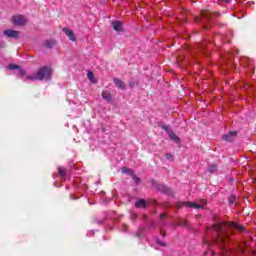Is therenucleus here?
Here are the masks:
<instances>
[{
  "mask_svg": "<svg viewBox=\"0 0 256 256\" xmlns=\"http://www.w3.org/2000/svg\"><path fill=\"white\" fill-rule=\"evenodd\" d=\"M236 200H237V197L231 196V197L229 198V203H230V205H233V203H235Z\"/></svg>",
  "mask_w": 256,
  "mask_h": 256,
  "instance_id": "obj_23",
  "label": "nucleus"
},
{
  "mask_svg": "<svg viewBox=\"0 0 256 256\" xmlns=\"http://www.w3.org/2000/svg\"><path fill=\"white\" fill-rule=\"evenodd\" d=\"M166 159H168V161H173V155L170 153L166 154Z\"/></svg>",
  "mask_w": 256,
  "mask_h": 256,
  "instance_id": "obj_25",
  "label": "nucleus"
},
{
  "mask_svg": "<svg viewBox=\"0 0 256 256\" xmlns=\"http://www.w3.org/2000/svg\"><path fill=\"white\" fill-rule=\"evenodd\" d=\"M219 17V13L211 12V11H202L199 17H196L197 23H202L204 29H209V26L206 25L207 22H211L214 19Z\"/></svg>",
  "mask_w": 256,
  "mask_h": 256,
  "instance_id": "obj_3",
  "label": "nucleus"
},
{
  "mask_svg": "<svg viewBox=\"0 0 256 256\" xmlns=\"http://www.w3.org/2000/svg\"><path fill=\"white\" fill-rule=\"evenodd\" d=\"M130 219L134 221V219H137V214H131Z\"/></svg>",
  "mask_w": 256,
  "mask_h": 256,
  "instance_id": "obj_29",
  "label": "nucleus"
},
{
  "mask_svg": "<svg viewBox=\"0 0 256 256\" xmlns=\"http://www.w3.org/2000/svg\"><path fill=\"white\" fill-rule=\"evenodd\" d=\"M93 235H95V232L93 230L87 233V237H93Z\"/></svg>",
  "mask_w": 256,
  "mask_h": 256,
  "instance_id": "obj_28",
  "label": "nucleus"
},
{
  "mask_svg": "<svg viewBox=\"0 0 256 256\" xmlns=\"http://www.w3.org/2000/svg\"><path fill=\"white\" fill-rule=\"evenodd\" d=\"M217 171V165L211 164L208 166V173H215Z\"/></svg>",
  "mask_w": 256,
  "mask_h": 256,
  "instance_id": "obj_18",
  "label": "nucleus"
},
{
  "mask_svg": "<svg viewBox=\"0 0 256 256\" xmlns=\"http://www.w3.org/2000/svg\"><path fill=\"white\" fill-rule=\"evenodd\" d=\"M197 218H199V215H196Z\"/></svg>",
  "mask_w": 256,
  "mask_h": 256,
  "instance_id": "obj_39",
  "label": "nucleus"
},
{
  "mask_svg": "<svg viewBox=\"0 0 256 256\" xmlns=\"http://www.w3.org/2000/svg\"><path fill=\"white\" fill-rule=\"evenodd\" d=\"M26 79L30 81H49L51 79V68L44 66L38 69L36 74L27 75Z\"/></svg>",
  "mask_w": 256,
  "mask_h": 256,
  "instance_id": "obj_2",
  "label": "nucleus"
},
{
  "mask_svg": "<svg viewBox=\"0 0 256 256\" xmlns=\"http://www.w3.org/2000/svg\"><path fill=\"white\" fill-rule=\"evenodd\" d=\"M205 205H207V201L201 200L199 204L195 202H179L177 203L178 209H183V207H190L192 209H205Z\"/></svg>",
  "mask_w": 256,
  "mask_h": 256,
  "instance_id": "obj_4",
  "label": "nucleus"
},
{
  "mask_svg": "<svg viewBox=\"0 0 256 256\" xmlns=\"http://www.w3.org/2000/svg\"><path fill=\"white\" fill-rule=\"evenodd\" d=\"M215 255V252H212V256Z\"/></svg>",
  "mask_w": 256,
  "mask_h": 256,
  "instance_id": "obj_38",
  "label": "nucleus"
},
{
  "mask_svg": "<svg viewBox=\"0 0 256 256\" xmlns=\"http://www.w3.org/2000/svg\"><path fill=\"white\" fill-rule=\"evenodd\" d=\"M58 173L61 177V179H65V177H67V172H65V170H63V168L58 167Z\"/></svg>",
  "mask_w": 256,
  "mask_h": 256,
  "instance_id": "obj_17",
  "label": "nucleus"
},
{
  "mask_svg": "<svg viewBox=\"0 0 256 256\" xmlns=\"http://www.w3.org/2000/svg\"><path fill=\"white\" fill-rule=\"evenodd\" d=\"M114 83H115L116 87H118V89H121L122 91H125V89H127V86L125 85L123 80H121L119 78H114Z\"/></svg>",
  "mask_w": 256,
  "mask_h": 256,
  "instance_id": "obj_13",
  "label": "nucleus"
},
{
  "mask_svg": "<svg viewBox=\"0 0 256 256\" xmlns=\"http://www.w3.org/2000/svg\"><path fill=\"white\" fill-rule=\"evenodd\" d=\"M129 85H130V87H133V84H132V83H130Z\"/></svg>",
  "mask_w": 256,
  "mask_h": 256,
  "instance_id": "obj_37",
  "label": "nucleus"
},
{
  "mask_svg": "<svg viewBox=\"0 0 256 256\" xmlns=\"http://www.w3.org/2000/svg\"><path fill=\"white\" fill-rule=\"evenodd\" d=\"M248 5H253V2H248Z\"/></svg>",
  "mask_w": 256,
  "mask_h": 256,
  "instance_id": "obj_34",
  "label": "nucleus"
},
{
  "mask_svg": "<svg viewBox=\"0 0 256 256\" xmlns=\"http://www.w3.org/2000/svg\"><path fill=\"white\" fill-rule=\"evenodd\" d=\"M227 223L219 222L217 224H212L210 227H207V231H212V239L215 243H225L229 239V234L226 231Z\"/></svg>",
  "mask_w": 256,
  "mask_h": 256,
  "instance_id": "obj_1",
  "label": "nucleus"
},
{
  "mask_svg": "<svg viewBox=\"0 0 256 256\" xmlns=\"http://www.w3.org/2000/svg\"><path fill=\"white\" fill-rule=\"evenodd\" d=\"M180 225H183V227H187V221L182 222Z\"/></svg>",
  "mask_w": 256,
  "mask_h": 256,
  "instance_id": "obj_32",
  "label": "nucleus"
},
{
  "mask_svg": "<svg viewBox=\"0 0 256 256\" xmlns=\"http://www.w3.org/2000/svg\"><path fill=\"white\" fill-rule=\"evenodd\" d=\"M122 172L123 173H130L131 175H133V170H131V169L127 168V167H123L122 168Z\"/></svg>",
  "mask_w": 256,
  "mask_h": 256,
  "instance_id": "obj_21",
  "label": "nucleus"
},
{
  "mask_svg": "<svg viewBox=\"0 0 256 256\" xmlns=\"http://www.w3.org/2000/svg\"><path fill=\"white\" fill-rule=\"evenodd\" d=\"M0 49H5V42H0Z\"/></svg>",
  "mask_w": 256,
  "mask_h": 256,
  "instance_id": "obj_30",
  "label": "nucleus"
},
{
  "mask_svg": "<svg viewBox=\"0 0 256 256\" xmlns=\"http://www.w3.org/2000/svg\"><path fill=\"white\" fill-rule=\"evenodd\" d=\"M87 77H88L89 81H91L93 83V81L95 79V75L93 74V72L89 71L87 73Z\"/></svg>",
  "mask_w": 256,
  "mask_h": 256,
  "instance_id": "obj_19",
  "label": "nucleus"
},
{
  "mask_svg": "<svg viewBox=\"0 0 256 256\" xmlns=\"http://www.w3.org/2000/svg\"><path fill=\"white\" fill-rule=\"evenodd\" d=\"M167 217V215L166 214H160V219H165Z\"/></svg>",
  "mask_w": 256,
  "mask_h": 256,
  "instance_id": "obj_31",
  "label": "nucleus"
},
{
  "mask_svg": "<svg viewBox=\"0 0 256 256\" xmlns=\"http://www.w3.org/2000/svg\"><path fill=\"white\" fill-rule=\"evenodd\" d=\"M112 27L114 31H117L118 33H121V31H123V23H121V21L119 20L112 22Z\"/></svg>",
  "mask_w": 256,
  "mask_h": 256,
  "instance_id": "obj_12",
  "label": "nucleus"
},
{
  "mask_svg": "<svg viewBox=\"0 0 256 256\" xmlns=\"http://www.w3.org/2000/svg\"><path fill=\"white\" fill-rule=\"evenodd\" d=\"M136 237H141V233H137V234H136Z\"/></svg>",
  "mask_w": 256,
  "mask_h": 256,
  "instance_id": "obj_33",
  "label": "nucleus"
},
{
  "mask_svg": "<svg viewBox=\"0 0 256 256\" xmlns=\"http://www.w3.org/2000/svg\"><path fill=\"white\" fill-rule=\"evenodd\" d=\"M122 232L127 233V224L122 225Z\"/></svg>",
  "mask_w": 256,
  "mask_h": 256,
  "instance_id": "obj_26",
  "label": "nucleus"
},
{
  "mask_svg": "<svg viewBox=\"0 0 256 256\" xmlns=\"http://www.w3.org/2000/svg\"><path fill=\"white\" fill-rule=\"evenodd\" d=\"M158 190L161 191V193H166L168 195H169V193H171V190L169 189V187H167L166 185H163V184L158 185Z\"/></svg>",
  "mask_w": 256,
  "mask_h": 256,
  "instance_id": "obj_15",
  "label": "nucleus"
},
{
  "mask_svg": "<svg viewBox=\"0 0 256 256\" xmlns=\"http://www.w3.org/2000/svg\"><path fill=\"white\" fill-rule=\"evenodd\" d=\"M45 47H47V49H53V47L55 46V40H46L44 42Z\"/></svg>",
  "mask_w": 256,
  "mask_h": 256,
  "instance_id": "obj_16",
  "label": "nucleus"
},
{
  "mask_svg": "<svg viewBox=\"0 0 256 256\" xmlns=\"http://www.w3.org/2000/svg\"><path fill=\"white\" fill-rule=\"evenodd\" d=\"M236 229H238V231H245V228L243 226H239V225H235Z\"/></svg>",
  "mask_w": 256,
  "mask_h": 256,
  "instance_id": "obj_27",
  "label": "nucleus"
},
{
  "mask_svg": "<svg viewBox=\"0 0 256 256\" xmlns=\"http://www.w3.org/2000/svg\"><path fill=\"white\" fill-rule=\"evenodd\" d=\"M3 35H5V37H9L10 39H19V31L17 30H4Z\"/></svg>",
  "mask_w": 256,
  "mask_h": 256,
  "instance_id": "obj_7",
  "label": "nucleus"
},
{
  "mask_svg": "<svg viewBox=\"0 0 256 256\" xmlns=\"http://www.w3.org/2000/svg\"><path fill=\"white\" fill-rule=\"evenodd\" d=\"M71 199H75V197L73 195L70 196Z\"/></svg>",
  "mask_w": 256,
  "mask_h": 256,
  "instance_id": "obj_36",
  "label": "nucleus"
},
{
  "mask_svg": "<svg viewBox=\"0 0 256 256\" xmlns=\"http://www.w3.org/2000/svg\"><path fill=\"white\" fill-rule=\"evenodd\" d=\"M156 243H157V245H159L160 247H166V245H167V244H165V242H163V241H161V240H159V239L156 240Z\"/></svg>",
  "mask_w": 256,
  "mask_h": 256,
  "instance_id": "obj_22",
  "label": "nucleus"
},
{
  "mask_svg": "<svg viewBox=\"0 0 256 256\" xmlns=\"http://www.w3.org/2000/svg\"><path fill=\"white\" fill-rule=\"evenodd\" d=\"M235 137H237V132L232 131V132H229L228 134H224L222 136V139L224 141H228L229 143H231V141H235Z\"/></svg>",
  "mask_w": 256,
  "mask_h": 256,
  "instance_id": "obj_8",
  "label": "nucleus"
},
{
  "mask_svg": "<svg viewBox=\"0 0 256 256\" xmlns=\"http://www.w3.org/2000/svg\"><path fill=\"white\" fill-rule=\"evenodd\" d=\"M168 137L171 139V141H174L177 145H181V138L175 134L173 131H168Z\"/></svg>",
  "mask_w": 256,
  "mask_h": 256,
  "instance_id": "obj_9",
  "label": "nucleus"
},
{
  "mask_svg": "<svg viewBox=\"0 0 256 256\" xmlns=\"http://www.w3.org/2000/svg\"><path fill=\"white\" fill-rule=\"evenodd\" d=\"M12 21L14 25H18V26L27 25V18H25L23 15L13 16Z\"/></svg>",
  "mask_w": 256,
  "mask_h": 256,
  "instance_id": "obj_5",
  "label": "nucleus"
},
{
  "mask_svg": "<svg viewBox=\"0 0 256 256\" xmlns=\"http://www.w3.org/2000/svg\"><path fill=\"white\" fill-rule=\"evenodd\" d=\"M63 33H65L66 37H68L70 41H75L77 39L75 33L69 28H63Z\"/></svg>",
  "mask_w": 256,
  "mask_h": 256,
  "instance_id": "obj_10",
  "label": "nucleus"
},
{
  "mask_svg": "<svg viewBox=\"0 0 256 256\" xmlns=\"http://www.w3.org/2000/svg\"><path fill=\"white\" fill-rule=\"evenodd\" d=\"M102 99L106 101L107 103H113V95H111V92L104 90L102 92Z\"/></svg>",
  "mask_w": 256,
  "mask_h": 256,
  "instance_id": "obj_11",
  "label": "nucleus"
},
{
  "mask_svg": "<svg viewBox=\"0 0 256 256\" xmlns=\"http://www.w3.org/2000/svg\"><path fill=\"white\" fill-rule=\"evenodd\" d=\"M132 179L135 181L136 185L141 183V178L137 177L135 174H132Z\"/></svg>",
  "mask_w": 256,
  "mask_h": 256,
  "instance_id": "obj_20",
  "label": "nucleus"
},
{
  "mask_svg": "<svg viewBox=\"0 0 256 256\" xmlns=\"http://www.w3.org/2000/svg\"><path fill=\"white\" fill-rule=\"evenodd\" d=\"M161 128L163 129V131H167V133H169V131H173L169 129V126L167 125H162Z\"/></svg>",
  "mask_w": 256,
  "mask_h": 256,
  "instance_id": "obj_24",
  "label": "nucleus"
},
{
  "mask_svg": "<svg viewBox=\"0 0 256 256\" xmlns=\"http://www.w3.org/2000/svg\"><path fill=\"white\" fill-rule=\"evenodd\" d=\"M8 69L10 71H18V75H20V77L23 79L25 77V70H23L21 68V66L17 65V64H9L8 65Z\"/></svg>",
  "mask_w": 256,
  "mask_h": 256,
  "instance_id": "obj_6",
  "label": "nucleus"
},
{
  "mask_svg": "<svg viewBox=\"0 0 256 256\" xmlns=\"http://www.w3.org/2000/svg\"><path fill=\"white\" fill-rule=\"evenodd\" d=\"M135 206L137 209H145V207H147V202L143 199H140L136 202Z\"/></svg>",
  "mask_w": 256,
  "mask_h": 256,
  "instance_id": "obj_14",
  "label": "nucleus"
},
{
  "mask_svg": "<svg viewBox=\"0 0 256 256\" xmlns=\"http://www.w3.org/2000/svg\"><path fill=\"white\" fill-rule=\"evenodd\" d=\"M201 47H202V49H205V45H204V44H202V46H201Z\"/></svg>",
  "mask_w": 256,
  "mask_h": 256,
  "instance_id": "obj_35",
  "label": "nucleus"
}]
</instances>
